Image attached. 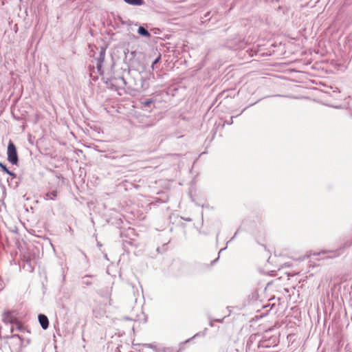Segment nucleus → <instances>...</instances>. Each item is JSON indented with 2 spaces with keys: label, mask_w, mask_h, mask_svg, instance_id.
Returning a JSON list of instances; mask_svg holds the SVG:
<instances>
[{
  "label": "nucleus",
  "mask_w": 352,
  "mask_h": 352,
  "mask_svg": "<svg viewBox=\"0 0 352 352\" xmlns=\"http://www.w3.org/2000/svg\"><path fill=\"white\" fill-rule=\"evenodd\" d=\"M0 168L1 169L8 174L9 175L12 176V177L15 178L16 177V175L13 172L9 170L6 165H4L2 162H0Z\"/></svg>",
  "instance_id": "obj_10"
},
{
  "label": "nucleus",
  "mask_w": 352,
  "mask_h": 352,
  "mask_svg": "<svg viewBox=\"0 0 352 352\" xmlns=\"http://www.w3.org/2000/svg\"><path fill=\"white\" fill-rule=\"evenodd\" d=\"M148 79L142 78L141 82V88L142 90H146L149 87Z\"/></svg>",
  "instance_id": "obj_11"
},
{
  "label": "nucleus",
  "mask_w": 352,
  "mask_h": 352,
  "mask_svg": "<svg viewBox=\"0 0 352 352\" xmlns=\"http://www.w3.org/2000/svg\"><path fill=\"white\" fill-rule=\"evenodd\" d=\"M331 89V87L320 82H317L315 80L309 79V99L326 104L329 102L331 97L330 93L328 91V89Z\"/></svg>",
  "instance_id": "obj_1"
},
{
  "label": "nucleus",
  "mask_w": 352,
  "mask_h": 352,
  "mask_svg": "<svg viewBox=\"0 0 352 352\" xmlns=\"http://www.w3.org/2000/svg\"><path fill=\"white\" fill-rule=\"evenodd\" d=\"M309 76L315 75V74H314V73H311V72H309Z\"/></svg>",
  "instance_id": "obj_17"
},
{
  "label": "nucleus",
  "mask_w": 352,
  "mask_h": 352,
  "mask_svg": "<svg viewBox=\"0 0 352 352\" xmlns=\"http://www.w3.org/2000/svg\"><path fill=\"white\" fill-rule=\"evenodd\" d=\"M105 54H106L105 48L101 47L100 48V51H99V56H98V57H97L96 58V69H97L98 73L100 75H102L103 73H104V72L102 70V64H103L104 60Z\"/></svg>",
  "instance_id": "obj_4"
},
{
  "label": "nucleus",
  "mask_w": 352,
  "mask_h": 352,
  "mask_svg": "<svg viewBox=\"0 0 352 352\" xmlns=\"http://www.w3.org/2000/svg\"><path fill=\"white\" fill-rule=\"evenodd\" d=\"M160 58H161V56L159 55L158 57L157 58H155V60L152 63V67H153L154 65H155L156 63H157L159 62V60H160Z\"/></svg>",
  "instance_id": "obj_13"
},
{
  "label": "nucleus",
  "mask_w": 352,
  "mask_h": 352,
  "mask_svg": "<svg viewBox=\"0 0 352 352\" xmlns=\"http://www.w3.org/2000/svg\"><path fill=\"white\" fill-rule=\"evenodd\" d=\"M154 100L153 99H148L147 100H145L144 102H142V104L146 107H148L151 104L153 103L154 102Z\"/></svg>",
  "instance_id": "obj_12"
},
{
  "label": "nucleus",
  "mask_w": 352,
  "mask_h": 352,
  "mask_svg": "<svg viewBox=\"0 0 352 352\" xmlns=\"http://www.w3.org/2000/svg\"><path fill=\"white\" fill-rule=\"evenodd\" d=\"M38 320L43 329H47L49 326V320L46 316L43 314H40L38 316Z\"/></svg>",
  "instance_id": "obj_7"
},
{
  "label": "nucleus",
  "mask_w": 352,
  "mask_h": 352,
  "mask_svg": "<svg viewBox=\"0 0 352 352\" xmlns=\"http://www.w3.org/2000/svg\"><path fill=\"white\" fill-rule=\"evenodd\" d=\"M309 55H312V52H311L310 50H309Z\"/></svg>",
  "instance_id": "obj_19"
},
{
  "label": "nucleus",
  "mask_w": 352,
  "mask_h": 352,
  "mask_svg": "<svg viewBox=\"0 0 352 352\" xmlns=\"http://www.w3.org/2000/svg\"><path fill=\"white\" fill-rule=\"evenodd\" d=\"M290 259L291 258L286 254H282L281 253L275 254L274 256L269 258V261L274 263L278 270L285 266H289L291 265Z\"/></svg>",
  "instance_id": "obj_2"
},
{
  "label": "nucleus",
  "mask_w": 352,
  "mask_h": 352,
  "mask_svg": "<svg viewBox=\"0 0 352 352\" xmlns=\"http://www.w3.org/2000/svg\"><path fill=\"white\" fill-rule=\"evenodd\" d=\"M12 339L14 340V339H17L19 340V343L21 344V341L20 340V338L18 336H16V335H14L13 336H12Z\"/></svg>",
  "instance_id": "obj_16"
},
{
  "label": "nucleus",
  "mask_w": 352,
  "mask_h": 352,
  "mask_svg": "<svg viewBox=\"0 0 352 352\" xmlns=\"http://www.w3.org/2000/svg\"><path fill=\"white\" fill-rule=\"evenodd\" d=\"M8 160L12 164L16 165L19 162V158L16 148L14 143L10 140L7 150Z\"/></svg>",
  "instance_id": "obj_3"
},
{
  "label": "nucleus",
  "mask_w": 352,
  "mask_h": 352,
  "mask_svg": "<svg viewBox=\"0 0 352 352\" xmlns=\"http://www.w3.org/2000/svg\"><path fill=\"white\" fill-rule=\"evenodd\" d=\"M50 195H52L53 197H56L58 196V194H57V191L56 190H52V192H50Z\"/></svg>",
  "instance_id": "obj_15"
},
{
  "label": "nucleus",
  "mask_w": 352,
  "mask_h": 352,
  "mask_svg": "<svg viewBox=\"0 0 352 352\" xmlns=\"http://www.w3.org/2000/svg\"><path fill=\"white\" fill-rule=\"evenodd\" d=\"M318 65H319V64H318V62H316L314 65H311V69L312 70H315V69H318Z\"/></svg>",
  "instance_id": "obj_14"
},
{
  "label": "nucleus",
  "mask_w": 352,
  "mask_h": 352,
  "mask_svg": "<svg viewBox=\"0 0 352 352\" xmlns=\"http://www.w3.org/2000/svg\"><path fill=\"white\" fill-rule=\"evenodd\" d=\"M138 33L140 35L147 37V38H149L151 36V34L149 33V32L146 29H145L144 27H142V26L139 27V28L138 30Z\"/></svg>",
  "instance_id": "obj_8"
},
{
  "label": "nucleus",
  "mask_w": 352,
  "mask_h": 352,
  "mask_svg": "<svg viewBox=\"0 0 352 352\" xmlns=\"http://www.w3.org/2000/svg\"><path fill=\"white\" fill-rule=\"evenodd\" d=\"M3 321L5 323H16L19 328L21 327V324L17 321L16 318L10 311H6L3 314Z\"/></svg>",
  "instance_id": "obj_6"
},
{
  "label": "nucleus",
  "mask_w": 352,
  "mask_h": 352,
  "mask_svg": "<svg viewBox=\"0 0 352 352\" xmlns=\"http://www.w3.org/2000/svg\"><path fill=\"white\" fill-rule=\"evenodd\" d=\"M110 82L118 89H124L126 85V82L123 76L113 77L110 79Z\"/></svg>",
  "instance_id": "obj_5"
},
{
  "label": "nucleus",
  "mask_w": 352,
  "mask_h": 352,
  "mask_svg": "<svg viewBox=\"0 0 352 352\" xmlns=\"http://www.w3.org/2000/svg\"><path fill=\"white\" fill-rule=\"evenodd\" d=\"M126 157V155H122V157H122V158H124V157Z\"/></svg>",
  "instance_id": "obj_18"
},
{
  "label": "nucleus",
  "mask_w": 352,
  "mask_h": 352,
  "mask_svg": "<svg viewBox=\"0 0 352 352\" xmlns=\"http://www.w3.org/2000/svg\"><path fill=\"white\" fill-rule=\"evenodd\" d=\"M126 3L132 6H142L144 4V0H124Z\"/></svg>",
  "instance_id": "obj_9"
}]
</instances>
